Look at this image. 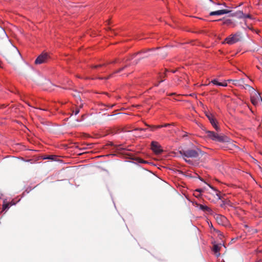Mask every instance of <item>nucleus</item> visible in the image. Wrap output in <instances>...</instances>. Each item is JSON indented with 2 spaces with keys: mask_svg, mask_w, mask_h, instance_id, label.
I'll use <instances>...</instances> for the list:
<instances>
[{
  "mask_svg": "<svg viewBox=\"0 0 262 262\" xmlns=\"http://www.w3.org/2000/svg\"><path fill=\"white\" fill-rule=\"evenodd\" d=\"M148 57V55H144V56H143L142 57H141V58H140L139 59H138V60H135V61H133V64H138V63L139 62V61L142 59V58H146V57Z\"/></svg>",
  "mask_w": 262,
  "mask_h": 262,
  "instance_id": "412c9836",
  "label": "nucleus"
},
{
  "mask_svg": "<svg viewBox=\"0 0 262 262\" xmlns=\"http://www.w3.org/2000/svg\"><path fill=\"white\" fill-rule=\"evenodd\" d=\"M185 161H186V162H190V160H186V159H185Z\"/></svg>",
  "mask_w": 262,
  "mask_h": 262,
  "instance_id": "4c0bfd02",
  "label": "nucleus"
},
{
  "mask_svg": "<svg viewBox=\"0 0 262 262\" xmlns=\"http://www.w3.org/2000/svg\"><path fill=\"white\" fill-rule=\"evenodd\" d=\"M74 96L75 97H76V96H77V95H76V94L74 95Z\"/></svg>",
  "mask_w": 262,
  "mask_h": 262,
  "instance_id": "a19ab883",
  "label": "nucleus"
},
{
  "mask_svg": "<svg viewBox=\"0 0 262 262\" xmlns=\"http://www.w3.org/2000/svg\"><path fill=\"white\" fill-rule=\"evenodd\" d=\"M146 125L147 126H149L151 128V131H154L156 129H158V128H160L161 127H163V126H160V125H157V126H155V125H153V126H150V125H149L148 124H146Z\"/></svg>",
  "mask_w": 262,
  "mask_h": 262,
  "instance_id": "a211bd4d",
  "label": "nucleus"
},
{
  "mask_svg": "<svg viewBox=\"0 0 262 262\" xmlns=\"http://www.w3.org/2000/svg\"><path fill=\"white\" fill-rule=\"evenodd\" d=\"M230 12V11H229V10L223 9V10H220L211 12L209 14L211 16L220 15H222V14H224L229 13Z\"/></svg>",
  "mask_w": 262,
  "mask_h": 262,
  "instance_id": "9d476101",
  "label": "nucleus"
},
{
  "mask_svg": "<svg viewBox=\"0 0 262 262\" xmlns=\"http://www.w3.org/2000/svg\"><path fill=\"white\" fill-rule=\"evenodd\" d=\"M146 125L147 126H149L151 128V131H154L156 129H158V128H160L161 127H163V126H160V125H157V126H155V125H153V126H150V125H149L148 124H146Z\"/></svg>",
  "mask_w": 262,
  "mask_h": 262,
  "instance_id": "6ab92c4d",
  "label": "nucleus"
},
{
  "mask_svg": "<svg viewBox=\"0 0 262 262\" xmlns=\"http://www.w3.org/2000/svg\"><path fill=\"white\" fill-rule=\"evenodd\" d=\"M0 31L6 38L5 42L0 45V53L9 63H13L20 58V53L17 48L7 38L5 31L0 28Z\"/></svg>",
  "mask_w": 262,
  "mask_h": 262,
  "instance_id": "f257e3e1",
  "label": "nucleus"
},
{
  "mask_svg": "<svg viewBox=\"0 0 262 262\" xmlns=\"http://www.w3.org/2000/svg\"><path fill=\"white\" fill-rule=\"evenodd\" d=\"M140 129V130H146V129H142V128H140V129Z\"/></svg>",
  "mask_w": 262,
  "mask_h": 262,
  "instance_id": "e433bc0d",
  "label": "nucleus"
},
{
  "mask_svg": "<svg viewBox=\"0 0 262 262\" xmlns=\"http://www.w3.org/2000/svg\"><path fill=\"white\" fill-rule=\"evenodd\" d=\"M242 33L237 32L235 34H232L225 39V41L229 45H232L242 40Z\"/></svg>",
  "mask_w": 262,
  "mask_h": 262,
  "instance_id": "20e7f679",
  "label": "nucleus"
},
{
  "mask_svg": "<svg viewBox=\"0 0 262 262\" xmlns=\"http://www.w3.org/2000/svg\"><path fill=\"white\" fill-rule=\"evenodd\" d=\"M259 100L262 101V98L259 93H256L255 96H253L251 97V101L254 105H256Z\"/></svg>",
  "mask_w": 262,
  "mask_h": 262,
  "instance_id": "1a4fd4ad",
  "label": "nucleus"
},
{
  "mask_svg": "<svg viewBox=\"0 0 262 262\" xmlns=\"http://www.w3.org/2000/svg\"><path fill=\"white\" fill-rule=\"evenodd\" d=\"M2 62L0 60V67H2Z\"/></svg>",
  "mask_w": 262,
  "mask_h": 262,
  "instance_id": "f704fd0d",
  "label": "nucleus"
},
{
  "mask_svg": "<svg viewBox=\"0 0 262 262\" xmlns=\"http://www.w3.org/2000/svg\"><path fill=\"white\" fill-rule=\"evenodd\" d=\"M46 159H51V160H54V156H50L47 158H46Z\"/></svg>",
  "mask_w": 262,
  "mask_h": 262,
  "instance_id": "bb28decb",
  "label": "nucleus"
},
{
  "mask_svg": "<svg viewBox=\"0 0 262 262\" xmlns=\"http://www.w3.org/2000/svg\"><path fill=\"white\" fill-rule=\"evenodd\" d=\"M217 233H218V235H219V236H223V234H222V233L220 231H217Z\"/></svg>",
  "mask_w": 262,
  "mask_h": 262,
  "instance_id": "7c9ffc66",
  "label": "nucleus"
},
{
  "mask_svg": "<svg viewBox=\"0 0 262 262\" xmlns=\"http://www.w3.org/2000/svg\"><path fill=\"white\" fill-rule=\"evenodd\" d=\"M198 206H199L200 209L202 210V211L205 212H210L211 211V209L207 206L203 205L202 204H199L198 205Z\"/></svg>",
  "mask_w": 262,
  "mask_h": 262,
  "instance_id": "f8f14e48",
  "label": "nucleus"
},
{
  "mask_svg": "<svg viewBox=\"0 0 262 262\" xmlns=\"http://www.w3.org/2000/svg\"><path fill=\"white\" fill-rule=\"evenodd\" d=\"M151 148L156 154H160L163 151L160 144L156 141H152L151 142Z\"/></svg>",
  "mask_w": 262,
  "mask_h": 262,
  "instance_id": "423d86ee",
  "label": "nucleus"
},
{
  "mask_svg": "<svg viewBox=\"0 0 262 262\" xmlns=\"http://www.w3.org/2000/svg\"><path fill=\"white\" fill-rule=\"evenodd\" d=\"M118 61V59H116L114 60H113L112 62H111V63H115L117 62ZM108 63H110V62H108Z\"/></svg>",
  "mask_w": 262,
  "mask_h": 262,
  "instance_id": "c85d7f7f",
  "label": "nucleus"
},
{
  "mask_svg": "<svg viewBox=\"0 0 262 262\" xmlns=\"http://www.w3.org/2000/svg\"><path fill=\"white\" fill-rule=\"evenodd\" d=\"M223 25H233V27H234L235 26V24L233 23L232 20L231 19H227L223 21Z\"/></svg>",
  "mask_w": 262,
  "mask_h": 262,
  "instance_id": "dca6fc26",
  "label": "nucleus"
},
{
  "mask_svg": "<svg viewBox=\"0 0 262 262\" xmlns=\"http://www.w3.org/2000/svg\"><path fill=\"white\" fill-rule=\"evenodd\" d=\"M236 240V239L233 238L232 239L231 241L234 242Z\"/></svg>",
  "mask_w": 262,
  "mask_h": 262,
  "instance_id": "c9c22d12",
  "label": "nucleus"
},
{
  "mask_svg": "<svg viewBox=\"0 0 262 262\" xmlns=\"http://www.w3.org/2000/svg\"><path fill=\"white\" fill-rule=\"evenodd\" d=\"M222 248V245H217V244H214L213 247V251L215 253L216 256L217 257H219L220 255V251L221 248Z\"/></svg>",
  "mask_w": 262,
  "mask_h": 262,
  "instance_id": "9b49d317",
  "label": "nucleus"
},
{
  "mask_svg": "<svg viewBox=\"0 0 262 262\" xmlns=\"http://www.w3.org/2000/svg\"><path fill=\"white\" fill-rule=\"evenodd\" d=\"M105 65H106L105 63H104V64H98V65H96V66H93L92 68L96 69L97 68H99V67H101L102 66H104Z\"/></svg>",
  "mask_w": 262,
  "mask_h": 262,
  "instance_id": "393cba45",
  "label": "nucleus"
},
{
  "mask_svg": "<svg viewBox=\"0 0 262 262\" xmlns=\"http://www.w3.org/2000/svg\"><path fill=\"white\" fill-rule=\"evenodd\" d=\"M139 162H140V163H144L145 161H143V160L140 159Z\"/></svg>",
  "mask_w": 262,
  "mask_h": 262,
  "instance_id": "473e14b6",
  "label": "nucleus"
},
{
  "mask_svg": "<svg viewBox=\"0 0 262 262\" xmlns=\"http://www.w3.org/2000/svg\"><path fill=\"white\" fill-rule=\"evenodd\" d=\"M10 207V204L9 203H6L3 204V210H5L6 209H8Z\"/></svg>",
  "mask_w": 262,
  "mask_h": 262,
  "instance_id": "b1692460",
  "label": "nucleus"
},
{
  "mask_svg": "<svg viewBox=\"0 0 262 262\" xmlns=\"http://www.w3.org/2000/svg\"><path fill=\"white\" fill-rule=\"evenodd\" d=\"M244 86H245L244 89H246V88H251V86L247 84H245V83H244Z\"/></svg>",
  "mask_w": 262,
  "mask_h": 262,
  "instance_id": "c756f323",
  "label": "nucleus"
},
{
  "mask_svg": "<svg viewBox=\"0 0 262 262\" xmlns=\"http://www.w3.org/2000/svg\"><path fill=\"white\" fill-rule=\"evenodd\" d=\"M77 94V95H78L77 96H78L79 98H80V96H79V94Z\"/></svg>",
  "mask_w": 262,
  "mask_h": 262,
  "instance_id": "58836bf2",
  "label": "nucleus"
},
{
  "mask_svg": "<svg viewBox=\"0 0 262 262\" xmlns=\"http://www.w3.org/2000/svg\"><path fill=\"white\" fill-rule=\"evenodd\" d=\"M196 191H198L199 192H201L202 190L201 189H197Z\"/></svg>",
  "mask_w": 262,
  "mask_h": 262,
  "instance_id": "72a5a7b5",
  "label": "nucleus"
},
{
  "mask_svg": "<svg viewBox=\"0 0 262 262\" xmlns=\"http://www.w3.org/2000/svg\"><path fill=\"white\" fill-rule=\"evenodd\" d=\"M232 16H235L238 18H242L245 16V14L242 11H237L231 15Z\"/></svg>",
  "mask_w": 262,
  "mask_h": 262,
  "instance_id": "4468645a",
  "label": "nucleus"
},
{
  "mask_svg": "<svg viewBox=\"0 0 262 262\" xmlns=\"http://www.w3.org/2000/svg\"><path fill=\"white\" fill-rule=\"evenodd\" d=\"M167 75H166V74L165 73V74H163V75H161L160 76V78H161V80L159 82V83L157 84H156V86H158L159 85V84L160 83V82H163L164 80L163 79V78H165V77H166Z\"/></svg>",
  "mask_w": 262,
  "mask_h": 262,
  "instance_id": "4be33fe9",
  "label": "nucleus"
},
{
  "mask_svg": "<svg viewBox=\"0 0 262 262\" xmlns=\"http://www.w3.org/2000/svg\"><path fill=\"white\" fill-rule=\"evenodd\" d=\"M251 15L250 14H245V16H244L243 18H251Z\"/></svg>",
  "mask_w": 262,
  "mask_h": 262,
  "instance_id": "a878e982",
  "label": "nucleus"
},
{
  "mask_svg": "<svg viewBox=\"0 0 262 262\" xmlns=\"http://www.w3.org/2000/svg\"><path fill=\"white\" fill-rule=\"evenodd\" d=\"M114 72L111 74H110L109 76H107V77H99L98 78L100 79H105V80H107L109 78H110L111 77H113V75L114 74Z\"/></svg>",
  "mask_w": 262,
  "mask_h": 262,
  "instance_id": "5701e85b",
  "label": "nucleus"
},
{
  "mask_svg": "<svg viewBox=\"0 0 262 262\" xmlns=\"http://www.w3.org/2000/svg\"><path fill=\"white\" fill-rule=\"evenodd\" d=\"M128 66H129L128 64H126L124 67H123L120 68L119 69L115 71L114 72V73H119L121 72V71H122L123 70H124L125 68H127Z\"/></svg>",
  "mask_w": 262,
  "mask_h": 262,
  "instance_id": "aec40b11",
  "label": "nucleus"
},
{
  "mask_svg": "<svg viewBox=\"0 0 262 262\" xmlns=\"http://www.w3.org/2000/svg\"><path fill=\"white\" fill-rule=\"evenodd\" d=\"M220 20H221V19H219L217 20L216 21H220Z\"/></svg>",
  "mask_w": 262,
  "mask_h": 262,
  "instance_id": "ea45409f",
  "label": "nucleus"
},
{
  "mask_svg": "<svg viewBox=\"0 0 262 262\" xmlns=\"http://www.w3.org/2000/svg\"><path fill=\"white\" fill-rule=\"evenodd\" d=\"M79 112V109L77 108L75 110L74 114L75 115H77Z\"/></svg>",
  "mask_w": 262,
  "mask_h": 262,
  "instance_id": "cd10ccee",
  "label": "nucleus"
},
{
  "mask_svg": "<svg viewBox=\"0 0 262 262\" xmlns=\"http://www.w3.org/2000/svg\"><path fill=\"white\" fill-rule=\"evenodd\" d=\"M50 59L49 54L47 53H42L39 55L35 61L36 64H40L46 63Z\"/></svg>",
  "mask_w": 262,
  "mask_h": 262,
  "instance_id": "39448f33",
  "label": "nucleus"
},
{
  "mask_svg": "<svg viewBox=\"0 0 262 262\" xmlns=\"http://www.w3.org/2000/svg\"><path fill=\"white\" fill-rule=\"evenodd\" d=\"M206 116L208 119L209 120L211 124L213 126V127L216 130H218L219 129V127L216 124V121L215 119L213 118V115L211 114H206Z\"/></svg>",
  "mask_w": 262,
  "mask_h": 262,
  "instance_id": "6e6552de",
  "label": "nucleus"
},
{
  "mask_svg": "<svg viewBox=\"0 0 262 262\" xmlns=\"http://www.w3.org/2000/svg\"><path fill=\"white\" fill-rule=\"evenodd\" d=\"M146 51H142L141 52H137V53H136L134 54H133L132 55V57L130 58L128 57L126 59V61H128V60H130L132 59H133V58H134L136 55H137L138 54H141L142 53H145Z\"/></svg>",
  "mask_w": 262,
  "mask_h": 262,
  "instance_id": "f3484780",
  "label": "nucleus"
},
{
  "mask_svg": "<svg viewBox=\"0 0 262 262\" xmlns=\"http://www.w3.org/2000/svg\"><path fill=\"white\" fill-rule=\"evenodd\" d=\"M169 125H170V124H165L163 125L162 126H163V127H167Z\"/></svg>",
  "mask_w": 262,
  "mask_h": 262,
  "instance_id": "2f4dec72",
  "label": "nucleus"
},
{
  "mask_svg": "<svg viewBox=\"0 0 262 262\" xmlns=\"http://www.w3.org/2000/svg\"><path fill=\"white\" fill-rule=\"evenodd\" d=\"M207 136L212 140L219 142H229L230 139L223 134H217L212 131L206 132Z\"/></svg>",
  "mask_w": 262,
  "mask_h": 262,
  "instance_id": "f03ea898",
  "label": "nucleus"
},
{
  "mask_svg": "<svg viewBox=\"0 0 262 262\" xmlns=\"http://www.w3.org/2000/svg\"><path fill=\"white\" fill-rule=\"evenodd\" d=\"M216 220L219 224H223L227 221V219L225 216L220 215H217Z\"/></svg>",
  "mask_w": 262,
  "mask_h": 262,
  "instance_id": "ddd939ff",
  "label": "nucleus"
},
{
  "mask_svg": "<svg viewBox=\"0 0 262 262\" xmlns=\"http://www.w3.org/2000/svg\"><path fill=\"white\" fill-rule=\"evenodd\" d=\"M200 152H201V151L199 149L196 148L183 150L180 151V153L183 157L195 158L199 157Z\"/></svg>",
  "mask_w": 262,
  "mask_h": 262,
  "instance_id": "7ed1b4c3",
  "label": "nucleus"
},
{
  "mask_svg": "<svg viewBox=\"0 0 262 262\" xmlns=\"http://www.w3.org/2000/svg\"><path fill=\"white\" fill-rule=\"evenodd\" d=\"M211 82L212 83H213L214 84H215L217 85H220V86H226L227 85V84L226 82H225V83L219 82L215 79L212 80Z\"/></svg>",
  "mask_w": 262,
  "mask_h": 262,
  "instance_id": "2eb2a0df",
  "label": "nucleus"
},
{
  "mask_svg": "<svg viewBox=\"0 0 262 262\" xmlns=\"http://www.w3.org/2000/svg\"><path fill=\"white\" fill-rule=\"evenodd\" d=\"M229 82H231L235 86L240 87L241 88H245L244 86V79L241 78L238 80H229Z\"/></svg>",
  "mask_w": 262,
  "mask_h": 262,
  "instance_id": "0eeeda50",
  "label": "nucleus"
}]
</instances>
